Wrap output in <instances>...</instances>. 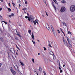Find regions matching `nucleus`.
Instances as JSON below:
<instances>
[{
    "label": "nucleus",
    "instance_id": "1",
    "mask_svg": "<svg viewBox=\"0 0 75 75\" xmlns=\"http://www.w3.org/2000/svg\"><path fill=\"white\" fill-rule=\"evenodd\" d=\"M67 39L68 43L67 41H65L64 40H63L64 43L66 46H67L68 47H69L70 48H72V45L70 44V42H71L69 41V38L68 37H67Z\"/></svg>",
    "mask_w": 75,
    "mask_h": 75
},
{
    "label": "nucleus",
    "instance_id": "2",
    "mask_svg": "<svg viewBox=\"0 0 75 75\" xmlns=\"http://www.w3.org/2000/svg\"><path fill=\"white\" fill-rule=\"evenodd\" d=\"M70 10L71 12H74L75 10V6L74 5L71 6L70 8Z\"/></svg>",
    "mask_w": 75,
    "mask_h": 75
},
{
    "label": "nucleus",
    "instance_id": "3",
    "mask_svg": "<svg viewBox=\"0 0 75 75\" xmlns=\"http://www.w3.org/2000/svg\"><path fill=\"white\" fill-rule=\"evenodd\" d=\"M28 21H29L30 20L32 23H33V21H33V20H34V17H33V16H31L30 17H30H28Z\"/></svg>",
    "mask_w": 75,
    "mask_h": 75
},
{
    "label": "nucleus",
    "instance_id": "4",
    "mask_svg": "<svg viewBox=\"0 0 75 75\" xmlns=\"http://www.w3.org/2000/svg\"><path fill=\"white\" fill-rule=\"evenodd\" d=\"M14 33L15 34H16V33H17V35L19 37L21 38V36L20 35V34H19V33L17 32V30H14Z\"/></svg>",
    "mask_w": 75,
    "mask_h": 75
},
{
    "label": "nucleus",
    "instance_id": "5",
    "mask_svg": "<svg viewBox=\"0 0 75 75\" xmlns=\"http://www.w3.org/2000/svg\"><path fill=\"white\" fill-rule=\"evenodd\" d=\"M65 11V8L64 7H62L60 10V11L62 13H63V12H64Z\"/></svg>",
    "mask_w": 75,
    "mask_h": 75
},
{
    "label": "nucleus",
    "instance_id": "6",
    "mask_svg": "<svg viewBox=\"0 0 75 75\" xmlns=\"http://www.w3.org/2000/svg\"><path fill=\"white\" fill-rule=\"evenodd\" d=\"M10 69L11 70L12 73L13 74V75H16V73L15 71L11 69Z\"/></svg>",
    "mask_w": 75,
    "mask_h": 75
},
{
    "label": "nucleus",
    "instance_id": "7",
    "mask_svg": "<svg viewBox=\"0 0 75 75\" xmlns=\"http://www.w3.org/2000/svg\"><path fill=\"white\" fill-rule=\"evenodd\" d=\"M10 50L11 52L13 54H14V53L15 52V51H14V48L13 47L11 48V49H10Z\"/></svg>",
    "mask_w": 75,
    "mask_h": 75
},
{
    "label": "nucleus",
    "instance_id": "8",
    "mask_svg": "<svg viewBox=\"0 0 75 75\" xmlns=\"http://www.w3.org/2000/svg\"><path fill=\"white\" fill-rule=\"evenodd\" d=\"M47 24V25H46V27L47 29L48 30H50V26H49V25H48V24Z\"/></svg>",
    "mask_w": 75,
    "mask_h": 75
},
{
    "label": "nucleus",
    "instance_id": "9",
    "mask_svg": "<svg viewBox=\"0 0 75 75\" xmlns=\"http://www.w3.org/2000/svg\"><path fill=\"white\" fill-rule=\"evenodd\" d=\"M31 37L32 38V39L34 40V34L33 33H32V35H31Z\"/></svg>",
    "mask_w": 75,
    "mask_h": 75
},
{
    "label": "nucleus",
    "instance_id": "10",
    "mask_svg": "<svg viewBox=\"0 0 75 75\" xmlns=\"http://www.w3.org/2000/svg\"><path fill=\"white\" fill-rule=\"evenodd\" d=\"M50 27H51V29L53 32H54V28L53 27H52V25H51Z\"/></svg>",
    "mask_w": 75,
    "mask_h": 75
},
{
    "label": "nucleus",
    "instance_id": "11",
    "mask_svg": "<svg viewBox=\"0 0 75 75\" xmlns=\"http://www.w3.org/2000/svg\"><path fill=\"white\" fill-rule=\"evenodd\" d=\"M45 62L46 63H47L48 62V59L47 58H45Z\"/></svg>",
    "mask_w": 75,
    "mask_h": 75
},
{
    "label": "nucleus",
    "instance_id": "12",
    "mask_svg": "<svg viewBox=\"0 0 75 75\" xmlns=\"http://www.w3.org/2000/svg\"><path fill=\"white\" fill-rule=\"evenodd\" d=\"M14 67L16 70H17V69H18V66H17V65H15Z\"/></svg>",
    "mask_w": 75,
    "mask_h": 75
},
{
    "label": "nucleus",
    "instance_id": "13",
    "mask_svg": "<svg viewBox=\"0 0 75 75\" xmlns=\"http://www.w3.org/2000/svg\"><path fill=\"white\" fill-rule=\"evenodd\" d=\"M49 53L50 55H52L53 56L54 55V53H53V52H52V51H50Z\"/></svg>",
    "mask_w": 75,
    "mask_h": 75
},
{
    "label": "nucleus",
    "instance_id": "14",
    "mask_svg": "<svg viewBox=\"0 0 75 75\" xmlns=\"http://www.w3.org/2000/svg\"><path fill=\"white\" fill-rule=\"evenodd\" d=\"M62 23H63V25H65V26H67V24H66V23H65V22H62Z\"/></svg>",
    "mask_w": 75,
    "mask_h": 75
},
{
    "label": "nucleus",
    "instance_id": "15",
    "mask_svg": "<svg viewBox=\"0 0 75 75\" xmlns=\"http://www.w3.org/2000/svg\"><path fill=\"white\" fill-rule=\"evenodd\" d=\"M39 70L40 71V72H41L42 70V68L41 67H39Z\"/></svg>",
    "mask_w": 75,
    "mask_h": 75
},
{
    "label": "nucleus",
    "instance_id": "16",
    "mask_svg": "<svg viewBox=\"0 0 75 75\" xmlns=\"http://www.w3.org/2000/svg\"><path fill=\"white\" fill-rule=\"evenodd\" d=\"M61 3H66V1L65 0H63L61 1Z\"/></svg>",
    "mask_w": 75,
    "mask_h": 75
},
{
    "label": "nucleus",
    "instance_id": "17",
    "mask_svg": "<svg viewBox=\"0 0 75 75\" xmlns=\"http://www.w3.org/2000/svg\"><path fill=\"white\" fill-rule=\"evenodd\" d=\"M20 63L21 64V65H22V66H24V63H23V62H20Z\"/></svg>",
    "mask_w": 75,
    "mask_h": 75
},
{
    "label": "nucleus",
    "instance_id": "18",
    "mask_svg": "<svg viewBox=\"0 0 75 75\" xmlns=\"http://www.w3.org/2000/svg\"><path fill=\"white\" fill-rule=\"evenodd\" d=\"M54 34V35L56 37V36H57V34L55 33V32H53Z\"/></svg>",
    "mask_w": 75,
    "mask_h": 75
},
{
    "label": "nucleus",
    "instance_id": "19",
    "mask_svg": "<svg viewBox=\"0 0 75 75\" xmlns=\"http://www.w3.org/2000/svg\"><path fill=\"white\" fill-rule=\"evenodd\" d=\"M12 4L13 5V7H16V4H14V3H12Z\"/></svg>",
    "mask_w": 75,
    "mask_h": 75
},
{
    "label": "nucleus",
    "instance_id": "20",
    "mask_svg": "<svg viewBox=\"0 0 75 75\" xmlns=\"http://www.w3.org/2000/svg\"><path fill=\"white\" fill-rule=\"evenodd\" d=\"M24 1H25V4H27L28 3H27V1L26 0H24Z\"/></svg>",
    "mask_w": 75,
    "mask_h": 75
},
{
    "label": "nucleus",
    "instance_id": "21",
    "mask_svg": "<svg viewBox=\"0 0 75 75\" xmlns=\"http://www.w3.org/2000/svg\"><path fill=\"white\" fill-rule=\"evenodd\" d=\"M32 22H33V23L35 25L36 24V22L35 21H33Z\"/></svg>",
    "mask_w": 75,
    "mask_h": 75
},
{
    "label": "nucleus",
    "instance_id": "22",
    "mask_svg": "<svg viewBox=\"0 0 75 75\" xmlns=\"http://www.w3.org/2000/svg\"><path fill=\"white\" fill-rule=\"evenodd\" d=\"M14 55H15V57H13V55L11 54V56L13 57L14 58H16V54H14Z\"/></svg>",
    "mask_w": 75,
    "mask_h": 75
},
{
    "label": "nucleus",
    "instance_id": "23",
    "mask_svg": "<svg viewBox=\"0 0 75 75\" xmlns=\"http://www.w3.org/2000/svg\"><path fill=\"white\" fill-rule=\"evenodd\" d=\"M8 10L9 11H11V9L9 8H8Z\"/></svg>",
    "mask_w": 75,
    "mask_h": 75
},
{
    "label": "nucleus",
    "instance_id": "24",
    "mask_svg": "<svg viewBox=\"0 0 75 75\" xmlns=\"http://www.w3.org/2000/svg\"><path fill=\"white\" fill-rule=\"evenodd\" d=\"M60 30H61V31H62V33H64V32L63 31H62V29H61V28H60Z\"/></svg>",
    "mask_w": 75,
    "mask_h": 75
},
{
    "label": "nucleus",
    "instance_id": "25",
    "mask_svg": "<svg viewBox=\"0 0 75 75\" xmlns=\"http://www.w3.org/2000/svg\"><path fill=\"white\" fill-rule=\"evenodd\" d=\"M14 14H13V13H11V16H12V17L14 16Z\"/></svg>",
    "mask_w": 75,
    "mask_h": 75
},
{
    "label": "nucleus",
    "instance_id": "26",
    "mask_svg": "<svg viewBox=\"0 0 75 75\" xmlns=\"http://www.w3.org/2000/svg\"><path fill=\"white\" fill-rule=\"evenodd\" d=\"M53 59H55V55H53Z\"/></svg>",
    "mask_w": 75,
    "mask_h": 75
},
{
    "label": "nucleus",
    "instance_id": "27",
    "mask_svg": "<svg viewBox=\"0 0 75 75\" xmlns=\"http://www.w3.org/2000/svg\"><path fill=\"white\" fill-rule=\"evenodd\" d=\"M54 9L55 10V11H56V10H57V8H56V7H55V6H54Z\"/></svg>",
    "mask_w": 75,
    "mask_h": 75
},
{
    "label": "nucleus",
    "instance_id": "28",
    "mask_svg": "<svg viewBox=\"0 0 75 75\" xmlns=\"http://www.w3.org/2000/svg\"><path fill=\"white\" fill-rule=\"evenodd\" d=\"M43 73H44V75H46L47 74H46V73H45V71H43Z\"/></svg>",
    "mask_w": 75,
    "mask_h": 75
},
{
    "label": "nucleus",
    "instance_id": "29",
    "mask_svg": "<svg viewBox=\"0 0 75 75\" xmlns=\"http://www.w3.org/2000/svg\"><path fill=\"white\" fill-rule=\"evenodd\" d=\"M32 60L33 61V63H34V59H32Z\"/></svg>",
    "mask_w": 75,
    "mask_h": 75
},
{
    "label": "nucleus",
    "instance_id": "30",
    "mask_svg": "<svg viewBox=\"0 0 75 75\" xmlns=\"http://www.w3.org/2000/svg\"><path fill=\"white\" fill-rule=\"evenodd\" d=\"M43 2L45 3L46 5H47V4L46 3V1H45V0H43Z\"/></svg>",
    "mask_w": 75,
    "mask_h": 75
},
{
    "label": "nucleus",
    "instance_id": "31",
    "mask_svg": "<svg viewBox=\"0 0 75 75\" xmlns=\"http://www.w3.org/2000/svg\"><path fill=\"white\" fill-rule=\"evenodd\" d=\"M0 39H1V41H3V39L2 38H1Z\"/></svg>",
    "mask_w": 75,
    "mask_h": 75
},
{
    "label": "nucleus",
    "instance_id": "32",
    "mask_svg": "<svg viewBox=\"0 0 75 75\" xmlns=\"http://www.w3.org/2000/svg\"><path fill=\"white\" fill-rule=\"evenodd\" d=\"M16 47L17 48H18V50H19L20 51V49H19V48L18 47L17 45H16Z\"/></svg>",
    "mask_w": 75,
    "mask_h": 75
},
{
    "label": "nucleus",
    "instance_id": "33",
    "mask_svg": "<svg viewBox=\"0 0 75 75\" xmlns=\"http://www.w3.org/2000/svg\"><path fill=\"white\" fill-rule=\"evenodd\" d=\"M49 46L51 48H52V46L51 45V44H50L49 45Z\"/></svg>",
    "mask_w": 75,
    "mask_h": 75
},
{
    "label": "nucleus",
    "instance_id": "34",
    "mask_svg": "<svg viewBox=\"0 0 75 75\" xmlns=\"http://www.w3.org/2000/svg\"><path fill=\"white\" fill-rule=\"evenodd\" d=\"M68 33L69 34H71V33L70 32V31H68Z\"/></svg>",
    "mask_w": 75,
    "mask_h": 75
},
{
    "label": "nucleus",
    "instance_id": "35",
    "mask_svg": "<svg viewBox=\"0 0 75 75\" xmlns=\"http://www.w3.org/2000/svg\"><path fill=\"white\" fill-rule=\"evenodd\" d=\"M18 2L19 3H21V2L20 0H18Z\"/></svg>",
    "mask_w": 75,
    "mask_h": 75
},
{
    "label": "nucleus",
    "instance_id": "36",
    "mask_svg": "<svg viewBox=\"0 0 75 75\" xmlns=\"http://www.w3.org/2000/svg\"><path fill=\"white\" fill-rule=\"evenodd\" d=\"M3 22H4L5 23V24H7V22H6L3 21Z\"/></svg>",
    "mask_w": 75,
    "mask_h": 75
},
{
    "label": "nucleus",
    "instance_id": "37",
    "mask_svg": "<svg viewBox=\"0 0 75 75\" xmlns=\"http://www.w3.org/2000/svg\"><path fill=\"white\" fill-rule=\"evenodd\" d=\"M28 32L29 33H30L31 32V30H29Z\"/></svg>",
    "mask_w": 75,
    "mask_h": 75
},
{
    "label": "nucleus",
    "instance_id": "38",
    "mask_svg": "<svg viewBox=\"0 0 75 75\" xmlns=\"http://www.w3.org/2000/svg\"><path fill=\"white\" fill-rule=\"evenodd\" d=\"M8 6H10V7H11V5L10 4V3H8Z\"/></svg>",
    "mask_w": 75,
    "mask_h": 75
},
{
    "label": "nucleus",
    "instance_id": "39",
    "mask_svg": "<svg viewBox=\"0 0 75 75\" xmlns=\"http://www.w3.org/2000/svg\"><path fill=\"white\" fill-rule=\"evenodd\" d=\"M34 72H35L37 73V71L36 70H34Z\"/></svg>",
    "mask_w": 75,
    "mask_h": 75
},
{
    "label": "nucleus",
    "instance_id": "40",
    "mask_svg": "<svg viewBox=\"0 0 75 75\" xmlns=\"http://www.w3.org/2000/svg\"><path fill=\"white\" fill-rule=\"evenodd\" d=\"M44 49V50H47V49H46V48L45 47H43Z\"/></svg>",
    "mask_w": 75,
    "mask_h": 75
},
{
    "label": "nucleus",
    "instance_id": "41",
    "mask_svg": "<svg viewBox=\"0 0 75 75\" xmlns=\"http://www.w3.org/2000/svg\"><path fill=\"white\" fill-rule=\"evenodd\" d=\"M55 3H56V4H57V5H58V2L57 1L55 2Z\"/></svg>",
    "mask_w": 75,
    "mask_h": 75
},
{
    "label": "nucleus",
    "instance_id": "42",
    "mask_svg": "<svg viewBox=\"0 0 75 75\" xmlns=\"http://www.w3.org/2000/svg\"><path fill=\"white\" fill-rule=\"evenodd\" d=\"M32 42H33V44H35V42L34 41L32 40Z\"/></svg>",
    "mask_w": 75,
    "mask_h": 75
},
{
    "label": "nucleus",
    "instance_id": "43",
    "mask_svg": "<svg viewBox=\"0 0 75 75\" xmlns=\"http://www.w3.org/2000/svg\"><path fill=\"white\" fill-rule=\"evenodd\" d=\"M60 72V73H62V69H61Z\"/></svg>",
    "mask_w": 75,
    "mask_h": 75
},
{
    "label": "nucleus",
    "instance_id": "44",
    "mask_svg": "<svg viewBox=\"0 0 75 75\" xmlns=\"http://www.w3.org/2000/svg\"><path fill=\"white\" fill-rule=\"evenodd\" d=\"M47 38V37H46V36L44 38V40H46V38Z\"/></svg>",
    "mask_w": 75,
    "mask_h": 75
},
{
    "label": "nucleus",
    "instance_id": "45",
    "mask_svg": "<svg viewBox=\"0 0 75 75\" xmlns=\"http://www.w3.org/2000/svg\"><path fill=\"white\" fill-rule=\"evenodd\" d=\"M53 1H54V3H55L56 1H57V0H53Z\"/></svg>",
    "mask_w": 75,
    "mask_h": 75
},
{
    "label": "nucleus",
    "instance_id": "46",
    "mask_svg": "<svg viewBox=\"0 0 75 75\" xmlns=\"http://www.w3.org/2000/svg\"><path fill=\"white\" fill-rule=\"evenodd\" d=\"M57 31H58V33H60V32L59 30L58 29Z\"/></svg>",
    "mask_w": 75,
    "mask_h": 75
},
{
    "label": "nucleus",
    "instance_id": "47",
    "mask_svg": "<svg viewBox=\"0 0 75 75\" xmlns=\"http://www.w3.org/2000/svg\"><path fill=\"white\" fill-rule=\"evenodd\" d=\"M8 17H10V18H11V15H9L8 16Z\"/></svg>",
    "mask_w": 75,
    "mask_h": 75
},
{
    "label": "nucleus",
    "instance_id": "48",
    "mask_svg": "<svg viewBox=\"0 0 75 75\" xmlns=\"http://www.w3.org/2000/svg\"><path fill=\"white\" fill-rule=\"evenodd\" d=\"M57 63H58V64H59V63H59V60H58V61H57Z\"/></svg>",
    "mask_w": 75,
    "mask_h": 75
},
{
    "label": "nucleus",
    "instance_id": "49",
    "mask_svg": "<svg viewBox=\"0 0 75 75\" xmlns=\"http://www.w3.org/2000/svg\"><path fill=\"white\" fill-rule=\"evenodd\" d=\"M25 18H28V16H25Z\"/></svg>",
    "mask_w": 75,
    "mask_h": 75
},
{
    "label": "nucleus",
    "instance_id": "50",
    "mask_svg": "<svg viewBox=\"0 0 75 75\" xmlns=\"http://www.w3.org/2000/svg\"><path fill=\"white\" fill-rule=\"evenodd\" d=\"M37 21H38V20H37V19H36L35 20V22L36 23Z\"/></svg>",
    "mask_w": 75,
    "mask_h": 75
},
{
    "label": "nucleus",
    "instance_id": "51",
    "mask_svg": "<svg viewBox=\"0 0 75 75\" xmlns=\"http://www.w3.org/2000/svg\"><path fill=\"white\" fill-rule=\"evenodd\" d=\"M59 69H60L61 70V67H59Z\"/></svg>",
    "mask_w": 75,
    "mask_h": 75
},
{
    "label": "nucleus",
    "instance_id": "52",
    "mask_svg": "<svg viewBox=\"0 0 75 75\" xmlns=\"http://www.w3.org/2000/svg\"><path fill=\"white\" fill-rule=\"evenodd\" d=\"M46 15L47 16H48V13H47L46 12Z\"/></svg>",
    "mask_w": 75,
    "mask_h": 75
},
{
    "label": "nucleus",
    "instance_id": "53",
    "mask_svg": "<svg viewBox=\"0 0 75 75\" xmlns=\"http://www.w3.org/2000/svg\"><path fill=\"white\" fill-rule=\"evenodd\" d=\"M2 18V16H0V18Z\"/></svg>",
    "mask_w": 75,
    "mask_h": 75
},
{
    "label": "nucleus",
    "instance_id": "54",
    "mask_svg": "<svg viewBox=\"0 0 75 75\" xmlns=\"http://www.w3.org/2000/svg\"><path fill=\"white\" fill-rule=\"evenodd\" d=\"M0 1H1V2H3V0H0Z\"/></svg>",
    "mask_w": 75,
    "mask_h": 75
},
{
    "label": "nucleus",
    "instance_id": "55",
    "mask_svg": "<svg viewBox=\"0 0 75 75\" xmlns=\"http://www.w3.org/2000/svg\"><path fill=\"white\" fill-rule=\"evenodd\" d=\"M2 10V8H0V11H1Z\"/></svg>",
    "mask_w": 75,
    "mask_h": 75
},
{
    "label": "nucleus",
    "instance_id": "56",
    "mask_svg": "<svg viewBox=\"0 0 75 75\" xmlns=\"http://www.w3.org/2000/svg\"><path fill=\"white\" fill-rule=\"evenodd\" d=\"M59 66L61 67V65L60 64V63H59Z\"/></svg>",
    "mask_w": 75,
    "mask_h": 75
},
{
    "label": "nucleus",
    "instance_id": "57",
    "mask_svg": "<svg viewBox=\"0 0 75 75\" xmlns=\"http://www.w3.org/2000/svg\"><path fill=\"white\" fill-rule=\"evenodd\" d=\"M49 61H50V62H52V61L51 60H50L49 59Z\"/></svg>",
    "mask_w": 75,
    "mask_h": 75
},
{
    "label": "nucleus",
    "instance_id": "58",
    "mask_svg": "<svg viewBox=\"0 0 75 75\" xmlns=\"http://www.w3.org/2000/svg\"><path fill=\"white\" fill-rule=\"evenodd\" d=\"M40 55V54L39 53H38V55Z\"/></svg>",
    "mask_w": 75,
    "mask_h": 75
},
{
    "label": "nucleus",
    "instance_id": "59",
    "mask_svg": "<svg viewBox=\"0 0 75 75\" xmlns=\"http://www.w3.org/2000/svg\"><path fill=\"white\" fill-rule=\"evenodd\" d=\"M20 6H21V5H20V4H19V7H20Z\"/></svg>",
    "mask_w": 75,
    "mask_h": 75
},
{
    "label": "nucleus",
    "instance_id": "60",
    "mask_svg": "<svg viewBox=\"0 0 75 75\" xmlns=\"http://www.w3.org/2000/svg\"><path fill=\"white\" fill-rule=\"evenodd\" d=\"M24 13H25V14H26V13H26V12H25V11H24Z\"/></svg>",
    "mask_w": 75,
    "mask_h": 75
},
{
    "label": "nucleus",
    "instance_id": "61",
    "mask_svg": "<svg viewBox=\"0 0 75 75\" xmlns=\"http://www.w3.org/2000/svg\"><path fill=\"white\" fill-rule=\"evenodd\" d=\"M48 42H49V44H50V42L49 40H48Z\"/></svg>",
    "mask_w": 75,
    "mask_h": 75
},
{
    "label": "nucleus",
    "instance_id": "62",
    "mask_svg": "<svg viewBox=\"0 0 75 75\" xmlns=\"http://www.w3.org/2000/svg\"><path fill=\"white\" fill-rule=\"evenodd\" d=\"M16 55H18V53L16 52Z\"/></svg>",
    "mask_w": 75,
    "mask_h": 75
},
{
    "label": "nucleus",
    "instance_id": "63",
    "mask_svg": "<svg viewBox=\"0 0 75 75\" xmlns=\"http://www.w3.org/2000/svg\"><path fill=\"white\" fill-rule=\"evenodd\" d=\"M25 8V10H27V8Z\"/></svg>",
    "mask_w": 75,
    "mask_h": 75
},
{
    "label": "nucleus",
    "instance_id": "64",
    "mask_svg": "<svg viewBox=\"0 0 75 75\" xmlns=\"http://www.w3.org/2000/svg\"><path fill=\"white\" fill-rule=\"evenodd\" d=\"M65 67V64H64L63 65V67Z\"/></svg>",
    "mask_w": 75,
    "mask_h": 75
}]
</instances>
